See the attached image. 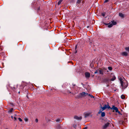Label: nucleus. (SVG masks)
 Masks as SVG:
<instances>
[{
	"instance_id": "f257e3e1",
	"label": "nucleus",
	"mask_w": 129,
	"mask_h": 129,
	"mask_svg": "<svg viewBox=\"0 0 129 129\" xmlns=\"http://www.w3.org/2000/svg\"><path fill=\"white\" fill-rule=\"evenodd\" d=\"M88 94L87 93H86L85 92H83L76 95V98L79 99L82 97H84L86 95H88Z\"/></svg>"
},
{
	"instance_id": "f03ea898",
	"label": "nucleus",
	"mask_w": 129,
	"mask_h": 129,
	"mask_svg": "<svg viewBox=\"0 0 129 129\" xmlns=\"http://www.w3.org/2000/svg\"><path fill=\"white\" fill-rule=\"evenodd\" d=\"M121 88L123 90H124L127 87L128 85V83L126 81H125L124 82H123L121 83Z\"/></svg>"
},
{
	"instance_id": "7ed1b4c3",
	"label": "nucleus",
	"mask_w": 129,
	"mask_h": 129,
	"mask_svg": "<svg viewBox=\"0 0 129 129\" xmlns=\"http://www.w3.org/2000/svg\"><path fill=\"white\" fill-rule=\"evenodd\" d=\"M104 69H100L96 70V71L94 72V74H96L99 72L100 74L102 75L103 74V72H104Z\"/></svg>"
},
{
	"instance_id": "20e7f679",
	"label": "nucleus",
	"mask_w": 129,
	"mask_h": 129,
	"mask_svg": "<svg viewBox=\"0 0 129 129\" xmlns=\"http://www.w3.org/2000/svg\"><path fill=\"white\" fill-rule=\"evenodd\" d=\"M101 108L102 109V111H103L107 108L109 109L110 108H111V107L109 106L108 104L107 105H104V106L103 107H101Z\"/></svg>"
},
{
	"instance_id": "39448f33",
	"label": "nucleus",
	"mask_w": 129,
	"mask_h": 129,
	"mask_svg": "<svg viewBox=\"0 0 129 129\" xmlns=\"http://www.w3.org/2000/svg\"><path fill=\"white\" fill-rule=\"evenodd\" d=\"M110 123L109 122H107L105 124V125L103 126V129H106L109 126Z\"/></svg>"
},
{
	"instance_id": "423d86ee",
	"label": "nucleus",
	"mask_w": 129,
	"mask_h": 129,
	"mask_svg": "<svg viewBox=\"0 0 129 129\" xmlns=\"http://www.w3.org/2000/svg\"><path fill=\"white\" fill-rule=\"evenodd\" d=\"M110 108L111 109L115 110L116 112H117L118 111V108L114 106H113L111 108Z\"/></svg>"
},
{
	"instance_id": "0eeeda50",
	"label": "nucleus",
	"mask_w": 129,
	"mask_h": 129,
	"mask_svg": "<svg viewBox=\"0 0 129 129\" xmlns=\"http://www.w3.org/2000/svg\"><path fill=\"white\" fill-rule=\"evenodd\" d=\"M90 112H86L84 114V117L85 118L89 116L91 114Z\"/></svg>"
},
{
	"instance_id": "6e6552de",
	"label": "nucleus",
	"mask_w": 129,
	"mask_h": 129,
	"mask_svg": "<svg viewBox=\"0 0 129 129\" xmlns=\"http://www.w3.org/2000/svg\"><path fill=\"white\" fill-rule=\"evenodd\" d=\"M121 54L122 56H127L128 54L126 52H123L121 53Z\"/></svg>"
},
{
	"instance_id": "1a4fd4ad",
	"label": "nucleus",
	"mask_w": 129,
	"mask_h": 129,
	"mask_svg": "<svg viewBox=\"0 0 129 129\" xmlns=\"http://www.w3.org/2000/svg\"><path fill=\"white\" fill-rule=\"evenodd\" d=\"M74 118V119L77 120H81L82 119V117L81 116L78 117L77 115L75 116Z\"/></svg>"
},
{
	"instance_id": "9d476101",
	"label": "nucleus",
	"mask_w": 129,
	"mask_h": 129,
	"mask_svg": "<svg viewBox=\"0 0 129 129\" xmlns=\"http://www.w3.org/2000/svg\"><path fill=\"white\" fill-rule=\"evenodd\" d=\"M85 77L86 78H89L90 76V74L88 72H86L85 73Z\"/></svg>"
},
{
	"instance_id": "9b49d317",
	"label": "nucleus",
	"mask_w": 129,
	"mask_h": 129,
	"mask_svg": "<svg viewBox=\"0 0 129 129\" xmlns=\"http://www.w3.org/2000/svg\"><path fill=\"white\" fill-rule=\"evenodd\" d=\"M106 24L108 25V27L109 28L112 27L113 26V24H112V23H110L108 24Z\"/></svg>"
},
{
	"instance_id": "f8f14e48",
	"label": "nucleus",
	"mask_w": 129,
	"mask_h": 129,
	"mask_svg": "<svg viewBox=\"0 0 129 129\" xmlns=\"http://www.w3.org/2000/svg\"><path fill=\"white\" fill-rule=\"evenodd\" d=\"M116 79V77L114 76H113V77L110 79L111 81H113L115 80Z\"/></svg>"
},
{
	"instance_id": "ddd939ff",
	"label": "nucleus",
	"mask_w": 129,
	"mask_h": 129,
	"mask_svg": "<svg viewBox=\"0 0 129 129\" xmlns=\"http://www.w3.org/2000/svg\"><path fill=\"white\" fill-rule=\"evenodd\" d=\"M119 16L123 18L124 17V15L121 13H119Z\"/></svg>"
},
{
	"instance_id": "4468645a",
	"label": "nucleus",
	"mask_w": 129,
	"mask_h": 129,
	"mask_svg": "<svg viewBox=\"0 0 129 129\" xmlns=\"http://www.w3.org/2000/svg\"><path fill=\"white\" fill-rule=\"evenodd\" d=\"M111 23H112L113 25H115L116 24V22L115 21H111Z\"/></svg>"
},
{
	"instance_id": "2eb2a0df",
	"label": "nucleus",
	"mask_w": 129,
	"mask_h": 129,
	"mask_svg": "<svg viewBox=\"0 0 129 129\" xmlns=\"http://www.w3.org/2000/svg\"><path fill=\"white\" fill-rule=\"evenodd\" d=\"M125 49L126 51L129 52V47H125Z\"/></svg>"
},
{
	"instance_id": "dca6fc26",
	"label": "nucleus",
	"mask_w": 129,
	"mask_h": 129,
	"mask_svg": "<svg viewBox=\"0 0 129 129\" xmlns=\"http://www.w3.org/2000/svg\"><path fill=\"white\" fill-rule=\"evenodd\" d=\"M105 116V113L104 112H103L101 113V116L102 117H104Z\"/></svg>"
},
{
	"instance_id": "f3484780",
	"label": "nucleus",
	"mask_w": 129,
	"mask_h": 129,
	"mask_svg": "<svg viewBox=\"0 0 129 129\" xmlns=\"http://www.w3.org/2000/svg\"><path fill=\"white\" fill-rule=\"evenodd\" d=\"M121 98L123 99H124L125 98V95L123 94L121 96Z\"/></svg>"
},
{
	"instance_id": "a211bd4d",
	"label": "nucleus",
	"mask_w": 129,
	"mask_h": 129,
	"mask_svg": "<svg viewBox=\"0 0 129 129\" xmlns=\"http://www.w3.org/2000/svg\"><path fill=\"white\" fill-rule=\"evenodd\" d=\"M122 79L121 78H119V80L120 82V83H122L123 82L122 81Z\"/></svg>"
},
{
	"instance_id": "6ab92c4d",
	"label": "nucleus",
	"mask_w": 129,
	"mask_h": 129,
	"mask_svg": "<svg viewBox=\"0 0 129 129\" xmlns=\"http://www.w3.org/2000/svg\"><path fill=\"white\" fill-rule=\"evenodd\" d=\"M61 128V126L60 125H58L57 127V129H60Z\"/></svg>"
},
{
	"instance_id": "aec40b11",
	"label": "nucleus",
	"mask_w": 129,
	"mask_h": 129,
	"mask_svg": "<svg viewBox=\"0 0 129 129\" xmlns=\"http://www.w3.org/2000/svg\"><path fill=\"white\" fill-rule=\"evenodd\" d=\"M63 0H60L58 3V5H59L62 1Z\"/></svg>"
},
{
	"instance_id": "412c9836",
	"label": "nucleus",
	"mask_w": 129,
	"mask_h": 129,
	"mask_svg": "<svg viewBox=\"0 0 129 129\" xmlns=\"http://www.w3.org/2000/svg\"><path fill=\"white\" fill-rule=\"evenodd\" d=\"M56 122H59V121H61V122L62 121H61V120H60V119H56Z\"/></svg>"
},
{
	"instance_id": "4be33fe9",
	"label": "nucleus",
	"mask_w": 129,
	"mask_h": 129,
	"mask_svg": "<svg viewBox=\"0 0 129 129\" xmlns=\"http://www.w3.org/2000/svg\"><path fill=\"white\" fill-rule=\"evenodd\" d=\"M13 108H11L10 110L9 111V112H12L13 111Z\"/></svg>"
},
{
	"instance_id": "5701e85b",
	"label": "nucleus",
	"mask_w": 129,
	"mask_h": 129,
	"mask_svg": "<svg viewBox=\"0 0 129 129\" xmlns=\"http://www.w3.org/2000/svg\"><path fill=\"white\" fill-rule=\"evenodd\" d=\"M108 69L110 71H111L112 70V67H108Z\"/></svg>"
},
{
	"instance_id": "b1692460",
	"label": "nucleus",
	"mask_w": 129,
	"mask_h": 129,
	"mask_svg": "<svg viewBox=\"0 0 129 129\" xmlns=\"http://www.w3.org/2000/svg\"><path fill=\"white\" fill-rule=\"evenodd\" d=\"M102 111H102V110L101 109L98 112V113L99 114H100L102 112Z\"/></svg>"
},
{
	"instance_id": "393cba45",
	"label": "nucleus",
	"mask_w": 129,
	"mask_h": 129,
	"mask_svg": "<svg viewBox=\"0 0 129 129\" xmlns=\"http://www.w3.org/2000/svg\"><path fill=\"white\" fill-rule=\"evenodd\" d=\"M88 95L89 96H90L91 98H94V96L92 95H91L90 94H88Z\"/></svg>"
},
{
	"instance_id": "a878e982",
	"label": "nucleus",
	"mask_w": 129,
	"mask_h": 129,
	"mask_svg": "<svg viewBox=\"0 0 129 129\" xmlns=\"http://www.w3.org/2000/svg\"><path fill=\"white\" fill-rule=\"evenodd\" d=\"M81 2V1L80 0H78L77 2V3H80Z\"/></svg>"
},
{
	"instance_id": "bb28decb",
	"label": "nucleus",
	"mask_w": 129,
	"mask_h": 129,
	"mask_svg": "<svg viewBox=\"0 0 129 129\" xmlns=\"http://www.w3.org/2000/svg\"><path fill=\"white\" fill-rule=\"evenodd\" d=\"M102 16L104 17L105 15V13H102Z\"/></svg>"
},
{
	"instance_id": "cd10ccee",
	"label": "nucleus",
	"mask_w": 129,
	"mask_h": 129,
	"mask_svg": "<svg viewBox=\"0 0 129 129\" xmlns=\"http://www.w3.org/2000/svg\"><path fill=\"white\" fill-rule=\"evenodd\" d=\"M24 119L25 121H28V119L26 118H25Z\"/></svg>"
},
{
	"instance_id": "c85d7f7f",
	"label": "nucleus",
	"mask_w": 129,
	"mask_h": 129,
	"mask_svg": "<svg viewBox=\"0 0 129 129\" xmlns=\"http://www.w3.org/2000/svg\"><path fill=\"white\" fill-rule=\"evenodd\" d=\"M109 0H105V1L104 2V3H107L108 2Z\"/></svg>"
},
{
	"instance_id": "c756f323",
	"label": "nucleus",
	"mask_w": 129,
	"mask_h": 129,
	"mask_svg": "<svg viewBox=\"0 0 129 129\" xmlns=\"http://www.w3.org/2000/svg\"><path fill=\"white\" fill-rule=\"evenodd\" d=\"M117 112H118L119 115H122V114H121L120 113V111H119L118 110V111H117Z\"/></svg>"
},
{
	"instance_id": "7c9ffc66",
	"label": "nucleus",
	"mask_w": 129,
	"mask_h": 129,
	"mask_svg": "<svg viewBox=\"0 0 129 129\" xmlns=\"http://www.w3.org/2000/svg\"><path fill=\"white\" fill-rule=\"evenodd\" d=\"M18 119L20 121H22V119L20 118H18Z\"/></svg>"
},
{
	"instance_id": "2f4dec72",
	"label": "nucleus",
	"mask_w": 129,
	"mask_h": 129,
	"mask_svg": "<svg viewBox=\"0 0 129 129\" xmlns=\"http://www.w3.org/2000/svg\"><path fill=\"white\" fill-rule=\"evenodd\" d=\"M38 119H35V121L36 122H38Z\"/></svg>"
},
{
	"instance_id": "473e14b6",
	"label": "nucleus",
	"mask_w": 129,
	"mask_h": 129,
	"mask_svg": "<svg viewBox=\"0 0 129 129\" xmlns=\"http://www.w3.org/2000/svg\"><path fill=\"white\" fill-rule=\"evenodd\" d=\"M67 92H68V93H71V91H69V90H68Z\"/></svg>"
},
{
	"instance_id": "72a5a7b5",
	"label": "nucleus",
	"mask_w": 129,
	"mask_h": 129,
	"mask_svg": "<svg viewBox=\"0 0 129 129\" xmlns=\"http://www.w3.org/2000/svg\"><path fill=\"white\" fill-rule=\"evenodd\" d=\"M87 127H85L84 128H83L82 129H87Z\"/></svg>"
},
{
	"instance_id": "f704fd0d",
	"label": "nucleus",
	"mask_w": 129,
	"mask_h": 129,
	"mask_svg": "<svg viewBox=\"0 0 129 129\" xmlns=\"http://www.w3.org/2000/svg\"><path fill=\"white\" fill-rule=\"evenodd\" d=\"M71 63V64H73V63H72V61H70L69 62H68V63Z\"/></svg>"
},
{
	"instance_id": "c9c22d12",
	"label": "nucleus",
	"mask_w": 129,
	"mask_h": 129,
	"mask_svg": "<svg viewBox=\"0 0 129 129\" xmlns=\"http://www.w3.org/2000/svg\"><path fill=\"white\" fill-rule=\"evenodd\" d=\"M14 118L15 120H16V118L15 117H14Z\"/></svg>"
},
{
	"instance_id": "e433bc0d",
	"label": "nucleus",
	"mask_w": 129,
	"mask_h": 129,
	"mask_svg": "<svg viewBox=\"0 0 129 129\" xmlns=\"http://www.w3.org/2000/svg\"><path fill=\"white\" fill-rule=\"evenodd\" d=\"M77 45H76L75 46V49H77Z\"/></svg>"
},
{
	"instance_id": "4c0bfd02",
	"label": "nucleus",
	"mask_w": 129,
	"mask_h": 129,
	"mask_svg": "<svg viewBox=\"0 0 129 129\" xmlns=\"http://www.w3.org/2000/svg\"><path fill=\"white\" fill-rule=\"evenodd\" d=\"M105 80H106V81H108V79H105Z\"/></svg>"
},
{
	"instance_id": "58836bf2",
	"label": "nucleus",
	"mask_w": 129,
	"mask_h": 129,
	"mask_svg": "<svg viewBox=\"0 0 129 129\" xmlns=\"http://www.w3.org/2000/svg\"><path fill=\"white\" fill-rule=\"evenodd\" d=\"M11 117V118H12L13 119V116H12Z\"/></svg>"
},
{
	"instance_id": "ea45409f",
	"label": "nucleus",
	"mask_w": 129,
	"mask_h": 129,
	"mask_svg": "<svg viewBox=\"0 0 129 129\" xmlns=\"http://www.w3.org/2000/svg\"><path fill=\"white\" fill-rule=\"evenodd\" d=\"M77 51H76L75 52V53H77Z\"/></svg>"
},
{
	"instance_id": "a19ab883",
	"label": "nucleus",
	"mask_w": 129,
	"mask_h": 129,
	"mask_svg": "<svg viewBox=\"0 0 129 129\" xmlns=\"http://www.w3.org/2000/svg\"><path fill=\"white\" fill-rule=\"evenodd\" d=\"M20 91H19V92H18V93L19 94H20Z\"/></svg>"
},
{
	"instance_id": "79ce46f5",
	"label": "nucleus",
	"mask_w": 129,
	"mask_h": 129,
	"mask_svg": "<svg viewBox=\"0 0 129 129\" xmlns=\"http://www.w3.org/2000/svg\"><path fill=\"white\" fill-rule=\"evenodd\" d=\"M91 42L90 43V45H91Z\"/></svg>"
},
{
	"instance_id": "37998d69",
	"label": "nucleus",
	"mask_w": 129,
	"mask_h": 129,
	"mask_svg": "<svg viewBox=\"0 0 129 129\" xmlns=\"http://www.w3.org/2000/svg\"><path fill=\"white\" fill-rule=\"evenodd\" d=\"M39 10V9H38V10Z\"/></svg>"
}]
</instances>
